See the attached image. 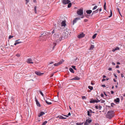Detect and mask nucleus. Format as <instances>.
Here are the masks:
<instances>
[{"mask_svg": "<svg viewBox=\"0 0 125 125\" xmlns=\"http://www.w3.org/2000/svg\"><path fill=\"white\" fill-rule=\"evenodd\" d=\"M25 0L26 1V4L28 3L29 1V0Z\"/></svg>", "mask_w": 125, "mask_h": 125, "instance_id": "nucleus-42", "label": "nucleus"}, {"mask_svg": "<svg viewBox=\"0 0 125 125\" xmlns=\"http://www.w3.org/2000/svg\"><path fill=\"white\" fill-rule=\"evenodd\" d=\"M95 108H96L97 109H98V106L97 105H96L95 106Z\"/></svg>", "mask_w": 125, "mask_h": 125, "instance_id": "nucleus-51", "label": "nucleus"}, {"mask_svg": "<svg viewBox=\"0 0 125 125\" xmlns=\"http://www.w3.org/2000/svg\"><path fill=\"white\" fill-rule=\"evenodd\" d=\"M108 70L109 71H110V70H112V68H109Z\"/></svg>", "mask_w": 125, "mask_h": 125, "instance_id": "nucleus-52", "label": "nucleus"}, {"mask_svg": "<svg viewBox=\"0 0 125 125\" xmlns=\"http://www.w3.org/2000/svg\"><path fill=\"white\" fill-rule=\"evenodd\" d=\"M114 101L116 103L119 102L120 101L119 98H117L116 99L114 100Z\"/></svg>", "mask_w": 125, "mask_h": 125, "instance_id": "nucleus-19", "label": "nucleus"}, {"mask_svg": "<svg viewBox=\"0 0 125 125\" xmlns=\"http://www.w3.org/2000/svg\"><path fill=\"white\" fill-rule=\"evenodd\" d=\"M100 101L97 99V100H94V103L95 102L96 103H98Z\"/></svg>", "mask_w": 125, "mask_h": 125, "instance_id": "nucleus-27", "label": "nucleus"}, {"mask_svg": "<svg viewBox=\"0 0 125 125\" xmlns=\"http://www.w3.org/2000/svg\"><path fill=\"white\" fill-rule=\"evenodd\" d=\"M115 49L116 50H119V48L118 47H117Z\"/></svg>", "mask_w": 125, "mask_h": 125, "instance_id": "nucleus-40", "label": "nucleus"}, {"mask_svg": "<svg viewBox=\"0 0 125 125\" xmlns=\"http://www.w3.org/2000/svg\"><path fill=\"white\" fill-rule=\"evenodd\" d=\"M80 19H81L79 17L75 18V19H74L73 20V25H74V23H76L78 20H80Z\"/></svg>", "mask_w": 125, "mask_h": 125, "instance_id": "nucleus-7", "label": "nucleus"}, {"mask_svg": "<svg viewBox=\"0 0 125 125\" xmlns=\"http://www.w3.org/2000/svg\"><path fill=\"white\" fill-rule=\"evenodd\" d=\"M62 3L64 5L68 4L67 6L68 8H70L72 4L73 3V2L72 3H71V1L69 0H62Z\"/></svg>", "mask_w": 125, "mask_h": 125, "instance_id": "nucleus-3", "label": "nucleus"}, {"mask_svg": "<svg viewBox=\"0 0 125 125\" xmlns=\"http://www.w3.org/2000/svg\"><path fill=\"white\" fill-rule=\"evenodd\" d=\"M100 101H101V103H104L105 102V101L104 100H100Z\"/></svg>", "mask_w": 125, "mask_h": 125, "instance_id": "nucleus-38", "label": "nucleus"}, {"mask_svg": "<svg viewBox=\"0 0 125 125\" xmlns=\"http://www.w3.org/2000/svg\"><path fill=\"white\" fill-rule=\"evenodd\" d=\"M54 73H52L51 74V76H50V77H52Z\"/></svg>", "mask_w": 125, "mask_h": 125, "instance_id": "nucleus-47", "label": "nucleus"}, {"mask_svg": "<svg viewBox=\"0 0 125 125\" xmlns=\"http://www.w3.org/2000/svg\"><path fill=\"white\" fill-rule=\"evenodd\" d=\"M111 93L112 94H114V92L113 91H111Z\"/></svg>", "mask_w": 125, "mask_h": 125, "instance_id": "nucleus-53", "label": "nucleus"}, {"mask_svg": "<svg viewBox=\"0 0 125 125\" xmlns=\"http://www.w3.org/2000/svg\"><path fill=\"white\" fill-rule=\"evenodd\" d=\"M102 97H103L104 95L103 94H101L100 95Z\"/></svg>", "mask_w": 125, "mask_h": 125, "instance_id": "nucleus-45", "label": "nucleus"}, {"mask_svg": "<svg viewBox=\"0 0 125 125\" xmlns=\"http://www.w3.org/2000/svg\"><path fill=\"white\" fill-rule=\"evenodd\" d=\"M39 92L42 95V96H43L44 95L42 93V92L41 91H39Z\"/></svg>", "mask_w": 125, "mask_h": 125, "instance_id": "nucleus-33", "label": "nucleus"}, {"mask_svg": "<svg viewBox=\"0 0 125 125\" xmlns=\"http://www.w3.org/2000/svg\"><path fill=\"white\" fill-rule=\"evenodd\" d=\"M115 104L113 103H112L111 104V106L112 107H113Z\"/></svg>", "mask_w": 125, "mask_h": 125, "instance_id": "nucleus-34", "label": "nucleus"}, {"mask_svg": "<svg viewBox=\"0 0 125 125\" xmlns=\"http://www.w3.org/2000/svg\"><path fill=\"white\" fill-rule=\"evenodd\" d=\"M16 56L18 57H19L20 56V55L19 54H17Z\"/></svg>", "mask_w": 125, "mask_h": 125, "instance_id": "nucleus-49", "label": "nucleus"}, {"mask_svg": "<svg viewBox=\"0 0 125 125\" xmlns=\"http://www.w3.org/2000/svg\"><path fill=\"white\" fill-rule=\"evenodd\" d=\"M102 108V107L100 105L98 106V108L99 110H100Z\"/></svg>", "mask_w": 125, "mask_h": 125, "instance_id": "nucleus-41", "label": "nucleus"}, {"mask_svg": "<svg viewBox=\"0 0 125 125\" xmlns=\"http://www.w3.org/2000/svg\"><path fill=\"white\" fill-rule=\"evenodd\" d=\"M97 33H95V34H94L93 35V36L92 37V38L93 39H94L96 37V36L97 35Z\"/></svg>", "mask_w": 125, "mask_h": 125, "instance_id": "nucleus-28", "label": "nucleus"}, {"mask_svg": "<svg viewBox=\"0 0 125 125\" xmlns=\"http://www.w3.org/2000/svg\"><path fill=\"white\" fill-rule=\"evenodd\" d=\"M114 111H109L108 112L106 115V117L111 119L114 116Z\"/></svg>", "mask_w": 125, "mask_h": 125, "instance_id": "nucleus-2", "label": "nucleus"}, {"mask_svg": "<svg viewBox=\"0 0 125 125\" xmlns=\"http://www.w3.org/2000/svg\"><path fill=\"white\" fill-rule=\"evenodd\" d=\"M94 47V46L93 45H91L90 46L89 50H93Z\"/></svg>", "mask_w": 125, "mask_h": 125, "instance_id": "nucleus-23", "label": "nucleus"}, {"mask_svg": "<svg viewBox=\"0 0 125 125\" xmlns=\"http://www.w3.org/2000/svg\"><path fill=\"white\" fill-rule=\"evenodd\" d=\"M34 12L35 13H37V11H36V8H34Z\"/></svg>", "mask_w": 125, "mask_h": 125, "instance_id": "nucleus-37", "label": "nucleus"}, {"mask_svg": "<svg viewBox=\"0 0 125 125\" xmlns=\"http://www.w3.org/2000/svg\"><path fill=\"white\" fill-rule=\"evenodd\" d=\"M87 112L88 115L90 116H91V114H90V111H88Z\"/></svg>", "mask_w": 125, "mask_h": 125, "instance_id": "nucleus-26", "label": "nucleus"}, {"mask_svg": "<svg viewBox=\"0 0 125 125\" xmlns=\"http://www.w3.org/2000/svg\"><path fill=\"white\" fill-rule=\"evenodd\" d=\"M117 72H118V73H120V72L119 71V70H117Z\"/></svg>", "mask_w": 125, "mask_h": 125, "instance_id": "nucleus-62", "label": "nucleus"}, {"mask_svg": "<svg viewBox=\"0 0 125 125\" xmlns=\"http://www.w3.org/2000/svg\"><path fill=\"white\" fill-rule=\"evenodd\" d=\"M35 73L37 75L39 76L41 75L42 74H43V73H41L40 72L38 71L35 72Z\"/></svg>", "mask_w": 125, "mask_h": 125, "instance_id": "nucleus-13", "label": "nucleus"}, {"mask_svg": "<svg viewBox=\"0 0 125 125\" xmlns=\"http://www.w3.org/2000/svg\"><path fill=\"white\" fill-rule=\"evenodd\" d=\"M80 79V78L79 77H76L71 79V80H79Z\"/></svg>", "mask_w": 125, "mask_h": 125, "instance_id": "nucleus-21", "label": "nucleus"}, {"mask_svg": "<svg viewBox=\"0 0 125 125\" xmlns=\"http://www.w3.org/2000/svg\"><path fill=\"white\" fill-rule=\"evenodd\" d=\"M86 12L88 14H90L92 12V11L91 10H88L86 11Z\"/></svg>", "mask_w": 125, "mask_h": 125, "instance_id": "nucleus-22", "label": "nucleus"}, {"mask_svg": "<svg viewBox=\"0 0 125 125\" xmlns=\"http://www.w3.org/2000/svg\"><path fill=\"white\" fill-rule=\"evenodd\" d=\"M112 10H111L110 15L109 16V17L110 18V17H111L112 16Z\"/></svg>", "mask_w": 125, "mask_h": 125, "instance_id": "nucleus-29", "label": "nucleus"}, {"mask_svg": "<svg viewBox=\"0 0 125 125\" xmlns=\"http://www.w3.org/2000/svg\"><path fill=\"white\" fill-rule=\"evenodd\" d=\"M114 76L115 77V78H117V76L116 75V74H115V73H114Z\"/></svg>", "mask_w": 125, "mask_h": 125, "instance_id": "nucleus-46", "label": "nucleus"}, {"mask_svg": "<svg viewBox=\"0 0 125 125\" xmlns=\"http://www.w3.org/2000/svg\"><path fill=\"white\" fill-rule=\"evenodd\" d=\"M70 71L72 73H74V71L73 69L71 68H70L69 69Z\"/></svg>", "mask_w": 125, "mask_h": 125, "instance_id": "nucleus-25", "label": "nucleus"}, {"mask_svg": "<svg viewBox=\"0 0 125 125\" xmlns=\"http://www.w3.org/2000/svg\"><path fill=\"white\" fill-rule=\"evenodd\" d=\"M46 103L48 105H50L52 104V103L51 102H49L47 101V100H45Z\"/></svg>", "mask_w": 125, "mask_h": 125, "instance_id": "nucleus-24", "label": "nucleus"}, {"mask_svg": "<svg viewBox=\"0 0 125 125\" xmlns=\"http://www.w3.org/2000/svg\"><path fill=\"white\" fill-rule=\"evenodd\" d=\"M71 115V113H69L68 114V116H70Z\"/></svg>", "mask_w": 125, "mask_h": 125, "instance_id": "nucleus-55", "label": "nucleus"}, {"mask_svg": "<svg viewBox=\"0 0 125 125\" xmlns=\"http://www.w3.org/2000/svg\"><path fill=\"white\" fill-rule=\"evenodd\" d=\"M112 64H113V65H115V63H114V62H112Z\"/></svg>", "mask_w": 125, "mask_h": 125, "instance_id": "nucleus-58", "label": "nucleus"}, {"mask_svg": "<svg viewBox=\"0 0 125 125\" xmlns=\"http://www.w3.org/2000/svg\"><path fill=\"white\" fill-rule=\"evenodd\" d=\"M72 67L74 69L76 70V69L75 68V66H72Z\"/></svg>", "mask_w": 125, "mask_h": 125, "instance_id": "nucleus-43", "label": "nucleus"}, {"mask_svg": "<svg viewBox=\"0 0 125 125\" xmlns=\"http://www.w3.org/2000/svg\"><path fill=\"white\" fill-rule=\"evenodd\" d=\"M115 51H116V50H115V49H113L112 50V51L114 52H115Z\"/></svg>", "mask_w": 125, "mask_h": 125, "instance_id": "nucleus-60", "label": "nucleus"}, {"mask_svg": "<svg viewBox=\"0 0 125 125\" xmlns=\"http://www.w3.org/2000/svg\"><path fill=\"white\" fill-rule=\"evenodd\" d=\"M90 103H94V100H91L90 101Z\"/></svg>", "mask_w": 125, "mask_h": 125, "instance_id": "nucleus-32", "label": "nucleus"}, {"mask_svg": "<svg viewBox=\"0 0 125 125\" xmlns=\"http://www.w3.org/2000/svg\"><path fill=\"white\" fill-rule=\"evenodd\" d=\"M64 60L63 59H62L61 60H60V62H58V63L59 65H60L62 64L63 62H64Z\"/></svg>", "mask_w": 125, "mask_h": 125, "instance_id": "nucleus-20", "label": "nucleus"}, {"mask_svg": "<svg viewBox=\"0 0 125 125\" xmlns=\"http://www.w3.org/2000/svg\"><path fill=\"white\" fill-rule=\"evenodd\" d=\"M102 86L104 87L105 86L104 85H102Z\"/></svg>", "mask_w": 125, "mask_h": 125, "instance_id": "nucleus-56", "label": "nucleus"}, {"mask_svg": "<svg viewBox=\"0 0 125 125\" xmlns=\"http://www.w3.org/2000/svg\"><path fill=\"white\" fill-rule=\"evenodd\" d=\"M51 44L52 45L51 47L53 49L54 48H55V46H56V44L55 42H54L53 43H52Z\"/></svg>", "mask_w": 125, "mask_h": 125, "instance_id": "nucleus-15", "label": "nucleus"}, {"mask_svg": "<svg viewBox=\"0 0 125 125\" xmlns=\"http://www.w3.org/2000/svg\"><path fill=\"white\" fill-rule=\"evenodd\" d=\"M83 123H76V124L77 125H82L83 124Z\"/></svg>", "mask_w": 125, "mask_h": 125, "instance_id": "nucleus-36", "label": "nucleus"}, {"mask_svg": "<svg viewBox=\"0 0 125 125\" xmlns=\"http://www.w3.org/2000/svg\"><path fill=\"white\" fill-rule=\"evenodd\" d=\"M13 37V36H12L10 35L9 37V39H10L12 38Z\"/></svg>", "mask_w": 125, "mask_h": 125, "instance_id": "nucleus-39", "label": "nucleus"}, {"mask_svg": "<svg viewBox=\"0 0 125 125\" xmlns=\"http://www.w3.org/2000/svg\"><path fill=\"white\" fill-rule=\"evenodd\" d=\"M20 39H19L18 40H17L15 41V42L14 43V45H16L17 44H18L20 43H21L22 42H19L18 41L20 40Z\"/></svg>", "mask_w": 125, "mask_h": 125, "instance_id": "nucleus-17", "label": "nucleus"}, {"mask_svg": "<svg viewBox=\"0 0 125 125\" xmlns=\"http://www.w3.org/2000/svg\"><path fill=\"white\" fill-rule=\"evenodd\" d=\"M63 115L64 116H65L66 117H68V115Z\"/></svg>", "mask_w": 125, "mask_h": 125, "instance_id": "nucleus-59", "label": "nucleus"}, {"mask_svg": "<svg viewBox=\"0 0 125 125\" xmlns=\"http://www.w3.org/2000/svg\"><path fill=\"white\" fill-rule=\"evenodd\" d=\"M121 76L122 77H124V76L123 74H121Z\"/></svg>", "mask_w": 125, "mask_h": 125, "instance_id": "nucleus-54", "label": "nucleus"}, {"mask_svg": "<svg viewBox=\"0 0 125 125\" xmlns=\"http://www.w3.org/2000/svg\"><path fill=\"white\" fill-rule=\"evenodd\" d=\"M27 62L28 63H33V62H32L31 59V58H29L27 59Z\"/></svg>", "mask_w": 125, "mask_h": 125, "instance_id": "nucleus-11", "label": "nucleus"}, {"mask_svg": "<svg viewBox=\"0 0 125 125\" xmlns=\"http://www.w3.org/2000/svg\"><path fill=\"white\" fill-rule=\"evenodd\" d=\"M77 13L78 16H81V18H83L84 17L83 15V10L82 9L80 8L78 9L77 11Z\"/></svg>", "mask_w": 125, "mask_h": 125, "instance_id": "nucleus-4", "label": "nucleus"}, {"mask_svg": "<svg viewBox=\"0 0 125 125\" xmlns=\"http://www.w3.org/2000/svg\"><path fill=\"white\" fill-rule=\"evenodd\" d=\"M119 67V66L118 65H117L116 66V68H118Z\"/></svg>", "mask_w": 125, "mask_h": 125, "instance_id": "nucleus-63", "label": "nucleus"}, {"mask_svg": "<svg viewBox=\"0 0 125 125\" xmlns=\"http://www.w3.org/2000/svg\"><path fill=\"white\" fill-rule=\"evenodd\" d=\"M58 118L61 119H66V118L64 117L62 115H59L56 117V118Z\"/></svg>", "mask_w": 125, "mask_h": 125, "instance_id": "nucleus-14", "label": "nucleus"}, {"mask_svg": "<svg viewBox=\"0 0 125 125\" xmlns=\"http://www.w3.org/2000/svg\"><path fill=\"white\" fill-rule=\"evenodd\" d=\"M117 11L118 12H119V13H120V10H119V8L117 9Z\"/></svg>", "mask_w": 125, "mask_h": 125, "instance_id": "nucleus-50", "label": "nucleus"}, {"mask_svg": "<svg viewBox=\"0 0 125 125\" xmlns=\"http://www.w3.org/2000/svg\"><path fill=\"white\" fill-rule=\"evenodd\" d=\"M88 88L89 89H90L91 90H92L93 89V87L89 86H88Z\"/></svg>", "mask_w": 125, "mask_h": 125, "instance_id": "nucleus-31", "label": "nucleus"}, {"mask_svg": "<svg viewBox=\"0 0 125 125\" xmlns=\"http://www.w3.org/2000/svg\"><path fill=\"white\" fill-rule=\"evenodd\" d=\"M104 8H106V2H104Z\"/></svg>", "mask_w": 125, "mask_h": 125, "instance_id": "nucleus-44", "label": "nucleus"}, {"mask_svg": "<svg viewBox=\"0 0 125 125\" xmlns=\"http://www.w3.org/2000/svg\"><path fill=\"white\" fill-rule=\"evenodd\" d=\"M94 125H99V124L98 123L95 124Z\"/></svg>", "mask_w": 125, "mask_h": 125, "instance_id": "nucleus-64", "label": "nucleus"}, {"mask_svg": "<svg viewBox=\"0 0 125 125\" xmlns=\"http://www.w3.org/2000/svg\"><path fill=\"white\" fill-rule=\"evenodd\" d=\"M82 98L83 99H86L85 96H82Z\"/></svg>", "mask_w": 125, "mask_h": 125, "instance_id": "nucleus-35", "label": "nucleus"}, {"mask_svg": "<svg viewBox=\"0 0 125 125\" xmlns=\"http://www.w3.org/2000/svg\"><path fill=\"white\" fill-rule=\"evenodd\" d=\"M98 10L99 11V12H100L101 11L102 9L101 8H99H99H98L97 9L94 11L93 12H94L95 13H96L98 12Z\"/></svg>", "mask_w": 125, "mask_h": 125, "instance_id": "nucleus-18", "label": "nucleus"}, {"mask_svg": "<svg viewBox=\"0 0 125 125\" xmlns=\"http://www.w3.org/2000/svg\"><path fill=\"white\" fill-rule=\"evenodd\" d=\"M89 111H90V113H94V112L92 111V110H89Z\"/></svg>", "mask_w": 125, "mask_h": 125, "instance_id": "nucleus-48", "label": "nucleus"}, {"mask_svg": "<svg viewBox=\"0 0 125 125\" xmlns=\"http://www.w3.org/2000/svg\"><path fill=\"white\" fill-rule=\"evenodd\" d=\"M47 122V121H45L43 123L42 125H45Z\"/></svg>", "mask_w": 125, "mask_h": 125, "instance_id": "nucleus-30", "label": "nucleus"}, {"mask_svg": "<svg viewBox=\"0 0 125 125\" xmlns=\"http://www.w3.org/2000/svg\"><path fill=\"white\" fill-rule=\"evenodd\" d=\"M104 94L106 96H107V95L105 93V92H104Z\"/></svg>", "mask_w": 125, "mask_h": 125, "instance_id": "nucleus-61", "label": "nucleus"}, {"mask_svg": "<svg viewBox=\"0 0 125 125\" xmlns=\"http://www.w3.org/2000/svg\"><path fill=\"white\" fill-rule=\"evenodd\" d=\"M53 63V62H51L49 64H48V65L49 67L50 68L52 66V68H53L54 67V66H58L60 65L58 62V63H55V64H53V65H51V64Z\"/></svg>", "mask_w": 125, "mask_h": 125, "instance_id": "nucleus-5", "label": "nucleus"}, {"mask_svg": "<svg viewBox=\"0 0 125 125\" xmlns=\"http://www.w3.org/2000/svg\"><path fill=\"white\" fill-rule=\"evenodd\" d=\"M61 25H59V27L60 28H61L62 27H65L66 25V21H63L61 23Z\"/></svg>", "mask_w": 125, "mask_h": 125, "instance_id": "nucleus-6", "label": "nucleus"}, {"mask_svg": "<svg viewBox=\"0 0 125 125\" xmlns=\"http://www.w3.org/2000/svg\"><path fill=\"white\" fill-rule=\"evenodd\" d=\"M92 121L91 119H87L86 122L84 123V124H87V125H88L92 122Z\"/></svg>", "mask_w": 125, "mask_h": 125, "instance_id": "nucleus-9", "label": "nucleus"}, {"mask_svg": "<svg viewBox=\"0 0 125 125\" xmlns=\"http://www.w3.org/2000/svg\"><path fill=\"white\" fill-rule=\"evenodd\" d=\"M35 101L36 102L37 105L38 106L40 107L41 105L40 104L39 102L36 99V96L35 97Z\"/></svg>", "mask_w": 125, "mask_h": 125, "instance_id": "nucleus-10", "label": "nucleus"}, {"mask_svg": "<svg viewBox=\"0 0 125 125\" xmlns=\"http://www.w3.org/2000/svg\"><path fill=\"white\" fill-rule=\"evenodd\" d=\"M51 34L50 32H44L42 33L40 37V40L42 41H45L46 39L50 37Z\"/></svg>", "mask_w": 125, "mask_h": 125, "instance_id": "nucleus-1", "label": "nucleus"}, {"mask_svg": "<svg viewBox=\"0 0 125 125\" xmlns=\"http://www.w3.org/2000/svg\"><path fill=\"white\" fill-rule=\"evenodd\" d=\"M84 36V35L83 33L80 34L78 36V38H83Z\"/></svg>", "mask_w": 125, "mask_h": 125, "instance_id": "nucleus-12", "label": "nucleus"}, {"mask_svg": "<svg viewBox=\"0 0 125 125\" xmlns=\"http://www.w3.org/2000/svg\"><path fill=\"white\" fill-rule=\"evenodd\" d=\"M105 79L103 78L102 80V81L103 82L105 81Z\"/></svg>", "mask_w": 125, "mask_h": 125, "instance_id": "nucleus-57", "label": "nucleus"}, {"mask_svg": "<svg viewBox=\"0 0 125 125\" xmlns=\"http://www.w3.org/2000/svg\"><path fill=\"white\" fill-rule=\"evenodd\" d=\"M45 113L44 112L41 111V112L40 113H39L38 115V116L39 117H40L41 116H42Z\"/></svg>", "mask_w": 125, "mask_h": 125, "instance_id": "nucleus-16", "label": "nucleus"}, {"mask_svg": "<svg viewBox=\"0 0 125 125\" xmlns=\"http://www.w3.org/2000/svg\"><path fill=\"white\" fill-rule=\"evenodd\" d=\"M67 33V32H64L63 34L62 38H67L68 36Z\"/></svg>", "mask_w": 125, "mask_h": 125, "instance_id": "nucleus-8", "label": "nucleus"}]
</instances>
